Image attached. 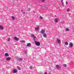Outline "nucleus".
<instances>
[{"label":"nucleus","mask_w":74,"mask_h":74,"mask_svg":"<svg viewBox=\"0 0 74 74\" xmlns=\"http://www.w3.org/2000/svg\"><path fill=\"white\" fill-rule=\"evenodd\" d=\"M34 42L35 44V45H36V46H38V47H39L40 45V42L38 41H37L35 40H34Z\"/></svg>","instance_id":"obj_1"},{"label":"nucleus","mask_w":74,"mask_h":74,"mask_svg":"<svg viewBox=\"0 0 74 74\" xmlns=\"http://www.w3.org/2000/svg\"><path fill=\"white\" fill-rule=\"evenodd\" d=\"M45 29H42L40 31V33L42 34H44L45 33Z\"/></svg>","instance_id":"obj_2"},{"label":"nucleus","mask_w":74,"mask_h":74,"mask_svg":"<svg viewBox=\"0 0 74 74\" xmlns=\"http://www.w3.org/2000/svg\"><path fill=\"white\" fill-rule=\"evenodd\" d=\"M31 37H32L33 38V39H34V41H35L36 40L35 38H36V36H35V35H34V34H32L31 35Z\"/></svg>","instance_id":"obj_3"},{"label":"nucleus","mask_w":74,"mask_h":74,"mask_svg":"<svg viewBox=\"0 0 74 74\" xmlns=\"http://www.w3.org/2000/svg\"><path fill=\"white\" fill-rule=\"evenodd\" d=\"M56 67L58 70H60V66L59 65H56Z\"/></svg>","instance_id":"obj_4"},{"label":"nucleus","mask_w":74,"mask_h":74,"mask_svg":"<svg viewBox=\"0 0 74 74\" xmlns=\"http://www.w3.org/2000/svg\"><path fill=\"white\" fill-rule=\"evenodd\" d=\"M69 45L71 48H73V44L72 42H70L69 43Z\"/></svg>","instance_id":"obj_5"},{"label":"nucleus","mask_w":74,"mask_h":74,"mask_svg":"<svg viewBox=\"0 0 74 74\" xmlns=\"http://www.w3.org/2000/svg\"><path fill=\"white\" fill-rule=\"evenodd\" d=\"M57 42L58 44H61V41H60V40L59 39H57Z\"/></svg>","instance_id":"obj_6"},{"label":"nucleus","mask_w":74,"mask_h":74,"mask_svg":"<svg viewBox=\"0 0 74 74\" xmlns=\"http://www.w3.org/2000/svg\"><path fill=\"white\" fill-rule=\"evenodd\" d=\"M14 38L15 39V40H16V41H18L19 40V39L16 37H14Z\"/></svg>","instance_id":"obj_7"},{"label":"nucleus","mask_w":74,"mask_h":74,"mask_svg":"<svg viewBox=\"0 0 74 74\" xmlns=\"http://www.w3.org/2000/svg\"><path fill=\"white\" fill-rule=\"evenodd\" d=\"M13 72L14 73H16L17 72H18V71H17L15 69H14L13 70Z\"/></svg>","instance_id":"obj_8"},{"label":"nucleus","mask_w":74,"mask_h":74,"mask_svg":"<svg viewBox=\"0 0 74 74\" xmlns=\"http://www.w3.org/2000/svg\"><path fill=\"white\" fill-rule=\"evenodd\" d=\"M10 59H11V58L10 57H8L6 58V60H7V61L10 60Z\"/></svg>","instance_id":"obj_9"},{"label":"nucleus","mask_w":74,"mask_h":74,"mask_svg":"<svg viewBox=\"0 0 74 74\" xmlns=\"http://www.w3.org/2000/svg\"><path fill=\"white\" fill-rule=\"evenodd\" d=\"M35 29L36 30V31H38V30H39V27H36L35 28Z\"/></svg>","instance_id":"obj_10"},{"label":"nucleus","mask_w":74,"mask_h":74,"mask_svg":"<svg viewBox=\"0 0 74 74\" xmlns=\"http://www.w3.org/2000/svg\"><path fill=\"white\" fill-rule=\"evenodd\" d=\"M43 36L45 38H47V34H44L43 35Z\"/></svg>","instance_id":"obj_11"},{"label":"nucleus","mask_w":74,"mask_h":74,"mask_svg":"<svg viewBox=\"0 0 74 74\" xmlns=\"http://www.w3.org/2000/svg\"><path fill=\"white\" fill-rule=\"evenodd\" d=\"M31 46V44L27 43V47H30Z\"/></svg>","instance_id":"obj_12"},{"label":"nucleus","mask_w":74,"mask_h":74,"mask_svg":"<svg viewBox=\"0 0 74 74\" xmlns=\"http://www.w3.org/2000/svg\"><path fill=\"white\" fill-rule=\"evenodd\" d=\"M5 56L6 57H7V56H9V55L8 53H5Z\"/></svg>","instance_id":"obj_13"},{"label":"nucleus","mask_w":74,"mask_h":74,"mask_svg":"<svg viewBox=\"0 0 74 74\" xmlns=\"http://www.w3.org/2000/svg\"><path fill=\"white\" fill-rule=\"evenodd\" d=\"M12 19L13 21H14L15 20V17L13 16H11Z\"/></svg>","instance_id":"obj_14"},{"label":"nucleus","mask_w":74,"mask_h":74,"mask_svg":"<svg viewBox=\"0 0 74 74\" xmlns=\"http://www.w3.org/2000/svg\"><path fill=\"white\" fill-rule=\"evenodd\" d=\"M58 20L57 18H55L54 19V22H55L57 23V22H58Z\"/></svg>","instance_id":"obj_15"},{"label":"nucleus","mask_w":74,"mask_h":74,"mask_svg":"<svg viewBox=\"0 0 74 74\" xmlns=\"http://www.w3.org/2000/svg\"><path fill=\"white\" fill-rule=\"evenodd\" d=\"M65 30L66 32H69L70 31V29L69 28H66L65 29Z\"/></svg>","instance_id":"obj_16"},{"label":"nucleus","mask_w":74,"mask_h":74,"mask_svg":"<svg viewBox=\"0 0 74 74\" xmlns=\"http://www.w3.org/2000/svg\"><path fill=\"white\" fill-rule=\"evenodd\" d=\"M3 28H4L3 27V26L0 25V29H1V30H3Z\"/></svg>","instance_id":"obj_17"},{"label":"nucleus","mask_w":74,"mask_h":74,"mask_svg":"<svg viewBox=\"0 0 74 74\" xmlns=\"http://www.w3.org/2000/svg\"><path fill=\"white\" fill-rule=\"evenodd\" d=\"M65 44L66 45H69V43L67 42H65Z\"/></svg>","instance_id":"obj_18"},{"label":"nucleus","mask_w":74,"mask_h":74,"mask_svg":"<svg viewBox=\"0 0 74 74\" xmlns=\"http://www.w3.org/2000/svg\"><path fill=\"white\" fill-rule=\"evenodd\" d=\"M20 42L22 43H25V40H21Z\"/></svg>","instance_id":"obj_19"},{"label":"nucleus","mask_w":74,"mask_h":74,"mask_svg":"<svg viewBox=\"0 0 74 74\" xmlns=\"http://www.w3.org/2000/svg\"><path fill=\"white\" fill-rule=\"evenodd\" d=\"M17 69L19 70H21V67H20L19 66H18Z\"/></svg>","instance_id":"obj_20"},{"label":"nucleus","mask_w":74,"mask_h":74,"mask_svg":"<svg viewBox=\"0 0 74 74\" xmlns=\"http://www.w3.org/2000/svg\"><path fill=\"white\" fill-rule=\"evenodd\" d=\"M18 60H19V61H21V60H22V58H19L18 59Z\"/></svg>","instance_id":"obj_21"},{"label":"nucleus","mask_w":74,"mask_h":74,"mask_svg":"<svg viewBox=\"0 0 74 74\" xmlns=\"http://www.w3.org/2000/svg\"><path fill=\"white\" fill-rule=\"evenodd\" d=\"M39 18L40 19H43V18H42V17L41 16H40Z\"/></svg>","instance_id":"obj_22"},{"label":"nucleus","mask_w":74,"mask_h":74,"mask_svg":"<svg viewBox=\"0 0 74 74\" xmlns=\"http://www.w3.org/2000/svg\"><path fill=\"white\" fill-rule=\"evenodd\" d=\"M62 4L63 7H64V3H62Z\"/></svg>","instance_id":"obj_23"},{"label":"nucleus","mask_w":74,"mask_h":74,"mask_svg":"<svg viewBox=\"0 0 74 74\" xmlns=\"http://www.w3.org/2000/svg\"><path fill=\"white\" fill-rule=\"evenodd\" d=\"M70 11V9L69 8H67V12H69Z\"/></svg>","instance_id":"obj_24"},{"label":"nucleus","mask_w":74,"mask_h":74,"mask_svg":"<svg viewBox=\"0 0 74 74\" xmlns=\"http://www.w3.org/2000/svg\"><path fill=\"white\" fill-rule=\"evenodd\" d=\"M63 66H64V67H66L67 65H66V64H64Z\"/></svg>","instance_id":"obj_25"},{"label":"nucleus","mask_w":74,"mask_h":74,"mask_svg":"<svg viewBox=\"0 0 74 74\" xmlns=\"http://www.w3.org/2000/svg\"><path fill=\"white\" fill-rule=\"evenodd\" d=\"M29 68H30V69H33V67H32V66H30L29 67Z\"/></svg>","instance_id":"obj_26"},{"label":"nucleus","mask_w":74,"mask_h":74,"mask_svg":"<svg viewBox=\"0 0 74 74\" xmlns=\"http://www.w3.org/2000/svg\"><path fill=\"white\" fill-rule=\"evenodd\" d=\"M42 1V2H44L45 1V0H41Z\"/></svg>","instance_id":"obj_27"},{"label":"nucleus","mask_w":74,"mask_h":74,"mask_svg":"<svg viewBox=\"0 0 74 74\" xmlns=\"http://www.w3.org/2000/svg\"><path fill=\"white\" fill-rule=\"evenodd\" d=\"M61 2L62 3H63V0H61Z\"/></svg>","instance_id":"obj_28"},{"label":"nucleus","mask_w":74,"mask_h":74,"mask_svg":"<svg viewBox=\"0 0 74 74\" xmlns=\"http://www.w3.org/2000/svg\"><path fill=\"white\" fill-rule=\"evenodd\" d=\"M10 38H8V41H10Z\"/></svg>","instance_id":"obj_29"},{"label":"nucleus","mask_w":74,"mask_h":74,"mask_svg":"<svg viewBox=\"0 0 74 74\" xmlns=\"http://www.w3.org/2000/svg\"><path fill=\"white\" fill-rule=\"evenodd\" d=\"M28 11H30V8H29L28 9Z\"/></svg>","instance_id":"obj_30"},{"label":"nucleus","mask_w":74,"mask_h":74,"mask_svg":"<svg viewBox=\"0 0 74 74\" xmlns=\"http://www.w3.org/2000/svg\"><path fill=\"white\" fill-rule=\"evenodd\" d=\"M26 53H27V52L25 51L24 53H25V54H26Z\"/></svg>","instance_id":"obj_31"},{"label":"nucleus","mask_w":74,"mask_h":74,"mask_svg":"<svg viewBox=\"0 0 74 74\" xmlns=\"http://www.w3.org/2000/svg\"><path fill=\"white\" fill-rule=\"evenodd\" d=\"M66 3L67 4H68V2H67V1H66Z\"/></svg>","instance_id":"obj_32"},{"label":"nucleus","mask_w":74,"mask_h":74,"mask_svg":"<svg viewBox=\"0 0 74 74\" xmlns=\"http://www.w3.org/2000/svg\"><path fill=\"white\" fill-rule=\"evenodd\" d=\"M44 74H47V72H45V73H44Z\"/></svg>","instance_id":"obj_33"},{"label":"nucleus","mask_w":74,"mask_h":74,"mask_svg":"<svg viewBox=\"0 0 74 74\" xmlns=\"http://www.w3.org/2000/svg\"><path fill=\"white\" fill-rule=\"evenodd\" d=\"M23 13L24 14H25V12H23Z\"/></svg>","instance_id":"obj_34"},{"label":"nucleus","mask_w":74,"mask_h":74,"mask_svg":"<svg viewBox=\"0 0 74 74\" xmlns=\"http://www.w3.org/2000/svg\"><path fill=\"white\" fill-rule=\"evenodd\" d=\"M21 12H22V11H23V10H21Z\"/></svg>","instance_id":"obj_35"},{"label":"nucleus","mask_w":74,"mask_h":74,"mask_svg":"<svg viewBox=\"0 0 74 74\" xmlns=\"http://www.w3.org/2000/svg\"><path fill=\"white\" fill-rule=\"evenodd\" d=\"M55 16V17H56V15H55V16Z\"/></svg>","instance_id":"obj_36"},{"label":"nucleus","mask_w":74,"mask_h":74,"mask_svg":"<svg viewBox=\"0 0 74 74\" xmlns=\"http://www.w3.org/2000/svg\"><path fill=\"white\" fill-rule=\"evenodd\" d=\"M49 74H51V73H49Z\"/></svg>","instance_id":"obj_37"},{"label":"nucleus","mask_w":74,"mask_h":74,"mask_svg":"<svg viewBox=\"0 0 74 74\" xmlns=\"http://www.w3.org/2000/svg\"><path fill=\"white\" fill-rule=\"evenodd\" d=\"M15 45H16V44H15Z\"/></svg>","instance_id":"obj_38"}]
</instances>
